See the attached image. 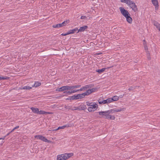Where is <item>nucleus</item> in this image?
<instances>
[{
  "instance_id": "obj_1",
  "label": "nucleus",
  "mask_w": 160,
  "mask_h": 160,
  "mask_svg": "<svg viewBox=\"0 0 160 160\" xmlns=\"http://www.w3.org/2000/svg\"><path fill=\"white\" fill-rule=\"evenodd\" d=\"M121 2L126 3L134 12L138 11L137 6L134 1L131 0H121Z\"/></svg>"
},
{
  "instance_id": "obj_2",
  "label": "nucleus",
  "mask_w": 160,
  "mask_h": 160,
  "mask_svg": "<svg viewBox=\"0 0 160 160\" xmlns=\"http://www.w3.org/2000/svg\"><path fill=\"white\" fill-rule=\"evenodd\" d=\"M72 153H65L58 155L57 156V160H66L73 155Z\"/></svg>"
},
{
  "instance_id": "obj_3",
  "label": "nucleus",
  "mask_w": 160,
  "mask_h": 160,
  "mask_svg": "<svg viewBox=\"0 0 160 160\" xmlns=\"http://www.w3.org/2000/svg\"><path fill=\"white\" fill-rule=\"evenodd\" d=\"M85 96H87L85 92L82 94H77V95H73L72 96L71 98L72 100H77L84 98Z\"/></svg>"
},
{
  "instance_id": "obj_4",
  "label": "nucleus",
  "mask_w": 160,
  "mask_h": 160,
  "mask_svg": "<svg viewBox=\"0 0 160 160\" xmlns=\"http://www.w3.org/2000/svg\"><path fill=\"white\" fill-rule=\"evenodd\" d=\"M94 86L93 84H91L85 85L82 87L80 89L76 90L77 92L79 91H84Z\"/></svg>"
},
{
  "instance_id": "obj_5",
  "label": "nucleus",
  "mask_w": 160,
  "mask_h": 160,
  "mask_svg": "<svg viewBox=\"0 0 160 160\" xmlns=\"http://www.w3.org/2000/svg\"><path fill=\"white\" fill-rule=\"evenodd\" d=\"M98 107V105L95 102H94L93 104L92 105V106L88 108V109L89 112H94L97 110Z\"/></svg>"
},
{
  "instance_id": "obj_6",
  "label": "nucleus",
  "mask_w": 160,
  "mask_h": 160,
  "mask_svg": "<svg viewBox=\"0 0 160 160\" xmlns=\"http://www.w3.org/2000/svg\"><path fill=\"white\" fill-rule=\"evenodd\" d=\"M121 14L125 17H126L127 16L130 14L128 11L124 9L122 7H120L119 8Z\"/></svg>"
},
{
  "instance_id": "obj_7",
  "label": "nucleus",
  "mask_w": 160,
  "mask_h": 160,
  "mask_svg": "<svg viewBox=\"0 0 160 160\" xmlns=\"http://www.w3.org/2000/svg\"><path fill=\"white\" fill-rule=\"evenodd\" d=\"M34 137L37 139L41 140L45 142H50V141L48 140L45 137L41 135H36Z\"/></svg>"
},
{
  "instance_id": "obj_8",
  "label": "nucleus",
  "mask_w": 160,
  "mask_h": 160,
  "mask_svg": "<svg viewBox=\"0 0 160 160\" xmlns=\"http://www.w3.org/2000/svg\"><path fill=\"white\" fill-rule=\"evenodd\" d=\"M97 91V88H93L92 89H88L86 92H85L87 96L89 95L90 94L92 93L95 92Z\"/></svg>"
},
{
  "instance_id": "obj_9",
  "label": "nucleus",
  "mask_w": 160,
  "mask_h": 160,
  "mask_svg": "<svg viewBox=\"0 0 160 160\" xmlns=\"http://www.w3.org/2000/svg\"><path fill=\"white\" fill-rule=\"evenodd\" d=\"M126 108H119L118 109L113 108L110 109L111 113L115 112H118L121 111H123L125 110Z\"/></svg>"
},
{
  "instance_id": "obj_10",
  "label": "nucleus",
  "mask_w": 160,
  "mask_h": 160,
  "mask_svg": "<svg viewBox=\"0 0 160 160\" xmlns=\"http://www.w3.org/2000/svg\"><path fill=\"white\" fill-rule=\"evenodd\" d=\"M98 102L99 104H106L112 102L111 98H109L106 100H104L103 101H100V100L98 101Z\"/></svg>"
},
{
  "instance_id": "obj_11",
  "label": "nucleus",
  "mask_w": 160,
  "mask_h": 160,
  "mask_svg": "<svg viewBox=\"0 0 160 160\" xmlns=\"http://www.w3.org/2000/svg\"><path fill=\"white\" fill-rule=\"evenodd\" d=\"M98 113L99 115L102 116H105V117H106L107 115L108 114L111 113L110 110H109L105 111H104L99 112Z\"/></svg>"
},
{
  "instance_id": "obj_12",
  "label": "nucleus",
  "mask_w": 160,
  "mask_h": 160,
  "mask_svg": "<svg viewBox=\"0 0 160 160\" xmlns=\"http://www.w3.org/2000/svg\"><path fill=\"white\" fill-rule=\"evenodd\" d=\"M73 125V124H70V123H68L66 124L65 125H64L62 126L59 127L57 129V130L59 129H63L65 128H68L69 127H71Z\"/></svg>"
},
{
  "instance_id": "obj_13",
  "label": "nucleus",
  "mask_w": 160,
  "mask_h": 160,
  "mask_svg": "<svg viewBox=\"0 0 160 160\" xmlns=\"http://www.w3.org/2000/svg\"><path fill=\"white\" fill-rule=\"evenodd\" d=\"M110 114H108V115H107L105 117V118L108 119L114 120L115 118V117L114 116L110 115Z\"/></svg>"
},
{
  "instance_id": "obj_14",
  "label": "nucleus",
  "mask_w": 160,
  "mask_h": 160,
  "mask_svg": "<svg viewBox=\"0 0 160 160\" xmlns=\"http://www.w3.org/2000/svg\"><path fill=\"white\" fill-rule=\"evenodd\" d=\"M88 28V26H84L83 27H80L78 31V32H82L85 31V30L87 29Z\"/></svg>"
},
{
  "instance_id": "obj_15",
  "label": "nucleus",
  "mask_w": 160,
  "mask_h": 160,
  "mask_svg": "<svg viewBox=\"0 0 160 160\" xmlns=\"http://www.w3.org/2000/svg\"><path fill=\"white\" fill-rule=\"evenodd\" d=\"M154 6H155V8L158 7L159 6L158 2V0H151Z\"/></svg>"
},
{
  "instance_id": "obj_16",
  "label": "nucleus",
  "mask_w": 160,
  "mask_h": 160,
  "mask_svg": "<svg viewBox=\"0 0 160 160\" xmlns=\"http://www.w3.org/2000/svg\"><path fill=\"white\" fill-rule=\"evenodd\" d=\"M30 108L33 113L38 114L39 112V109L34 107H31Z\"/></svg>"
},
{
  "instance_id": "obj_17",
  "label": "nucleus",
  "mask_w": 160,
  "mask_h": 160,
  "mask_svg": "<svg viewBox=\"0 0 160 160\" xmlns=\"http://www.w3.org/2000/svg\"><path fill=\"white\" fill-rule=\"evenodd\" d=\"M87 108L86 105L83 104L78 107V109L79 110H85Z\"/></svg>"
},
{
  "instance_id": "obj_18",
  "label": "nucleus",
  "mask_w": 160,
  "mask_h": 160,
  "mask_svg": "<svg viewBox=\"0 0 160 160\" xmlns=\"http://www.w3.org/2000/svg\"><path fill=\"white\" fill-rule=\"evenodd\" d=\"M126 18L127 21L129 23H131L132 22V19L130 17V15H128L125 17Z\"/></svg>"
},
{
  "instance_id": "obj_19",
  "label": "nucleus",
  "mask_w": 160,
  "mask_h": 160,
  "mask_svg": "<svg viewBox=\"0 0 160 160\" xmlns=\"http://www.w3.org/2000/svg\"><path fill=\"white\" fill-rule=\"evenodd\" d=\"M76 90H72L71 91H65L64 92V93H67L68 94H70L72 93L76 92Z\"/></svg>"
},
{
  "instance_id": "obj_20",
  "label": "nucleus",
  "mask_w": 160,
  "mask_h": 160,
  "mask_svg": "<svg viewBox=\"0 0 160 160\" xmlns=\"http://www.w3.org/2000/svg\"><path fill=\"white\" fill-rule=\"evenodd\" d=\"M78 30V28H75L73 29L70 30L68 31L69 33V34L74 33Z\"/></svg>"
},
{
  "instance_id": "obj_21",
  "label": "nucleus",
  "mask_w": 160,
  "mask_h": 160,
  "mask_svg": "<svg viewBox=\"0 0 160 160\" xmlns=\"http://www.w3.org/2000/svg\"><path fill=\"white\" fill-rule=\"evenodd\" d=\"M111 101L112 102L113 101H118L119 99V97L117 96H113L112 98H111Z\"/></svg>"
},
{
  "instance_id": "obj_22",
  "label": "nucleus",
  "mask_w": 160,
  "mask_h": 160,
  "mask_svg": "<svg viewBox=\"0 0 160 160\" xmlns=\"http://www.w3.org/2000/svg\"><path fill=\"white\" fill-rule=\"evenodd\" d=\"M20 89H26V90H30L32 89V87L29 86H24L20 88Z\"/></svg>"
},
{
  "instance_id": "obj_23",
  "label": "nucleus",
  "mask_w": 160,
  "mask_h": 160,
  "mask_svg": "<svg viewBox=\"0 0 160 160\" xmlns=\"http://www.w3.org/2000/svg\"><path fill=\"white\" fill-rule=\"evenodd\" d=\"M106 69L105 68H103L101 69H97L96 71L99 73H101L103 72Z\"/></svg>"
},
{
  "instance_id": "obj_24",
  "label": "nucleus",
  "mask_w": 160,
  "mask_h": 160,
  "mask_svg": "<svg viewBox=\"0 0 160 160\" xmlns=\"http://www.w3.org/2000/svg\"><path fill=\"white\" fill-rule=\"evenodd\" d=\"M50 113H50L49 112H46L45 111H42V110H40V111L39 110V112L38 113V114H50Z\"/></svg>"
},
{
  "instance_id": "obj_25",
  "label": "nucleus",
  "mask_w": 160,
  "mask_h": 160,
  "mask_svg": "<svg viewBox=\"0 0 160 160\" xmlns=\"http://www.w3.org/2000/svg\"><path fill=\"white\" fill-rule=\"evenodd\" d=\"M61 23L58 24H54L53 25L52 27L53 28H58L62 27Z\"/></svg>"
},
{
  "instance_id": "obj_26",
  "label": "nucleus",
  "mask_w": 160,
  "mask_h": 160,
  "mask_svg": "<svg viewBox=\"0 0 160 160\" xmlns=\"http://www.w3.org/2000/svg\"><path fill=\"white\" fill-rule=\"evenodd\" d=\"M41 85V83L40 82H35V83L33 86H32V87H38L40 86Z\"/></svg>"
},
{
  "instance_id": "obj_27",
  "label": "nucleus",
  "mask_w": 160,
  "mask_h": 160,
  "mask_svg": "<svg viewBox=\"0 0 160 160\" xmlns=\"http://www.w3.org/2000/svg\"><path fill=\"white\" fill-rule=\"evenodd\" d=\"M69 22V20L65 21L63 22L62 23H61L62 26H65Z\"/></svg>"
},
{
  "instance_id": "obj_28",
  "label": "nucleus",
  "mask_w": 160,
  "mask_h": 160,
  "mask_svg": "<svg viewBox=\"0 0 160 160\" xmlns=\"http://www.w3.org/2000/svg\"><path fill=\"white\" fill-rule=\"evenodd\" d=\"M59 91H63L66 90L65 86H63L58 88V90Z\"/></svg>"
},
{
  "instance_id": "obj_29",
  "label": "nucleus",
  "mask_w": 160,
  "mask_h": 160,
  "mask_svg": "<svg viewBox=\"0 0 160 160\" xmlns=\"http://www.w3.org/2000/svg\"><path fill=\"white\" fill-rule=\"evenodd\" d=\"M65 88L66 89V90H72V86H66Z\"/></svg>"
},
{
  "instance_id": "obj_30",
  "label": "nucleus",
  "mask_w": 160,
  "mask_h": 160,
  "mask_svg": "<svg viewBox=\"0 0 160 160\" xmlns=\"http://www.w3.org/2000/svg\"><path fill=\"white\" fill-rule=\"evenodd\" d=\"M154 25L157 28H158V29L160 28V25L157 22H155L154 23Z\"/></svg>"
},
{
  "instance_id": "obj_31",
  "label": "nucleus",
  "mask_w": 160,
  "mask_h": 160,
  "mask_svg": "<svg viewBox=\"0 0 160 160\" xmlns=\"http://www.w3.org/2000/svg\"><path fill=\"white\" fill-rule=\"evenodd\" d=\"M81 85H74V86H72V89L75 88H78L81 87Z\"/></svg>"
},
{
  "instance_id": "obj_32",
  "label": "nucleus",
  "mask_w": 160,
  "mask_h": 160,
  "mask_svg": "<svg viewBox=\"0 0 160 160\" xmlns=\"http://www.w3.org/2000/svg\"><path fill=\"white\" fill-rule=\"evenodd\" d=\"M94 102H87L86 103L87 105L89 106L90 107L91 106H92V104H93Z\"/></svg>"
},
{
  "instance_id": "obj_33",
  "label": "nucleus",
  "mask_w": 160,
  "mask_h": 160,
  "mask_svg": "<svg viewBox=\"0 0 160 160\" xmlns=\"http://www.w3.org/2000/svg\"><path fill=\"white\" fill-rule=\"evenodd\" d=\"M8 78L7 77H1L0 76V80H5L7 79Z\"/></svg>"
},
{
  "instance_id": "obj_34",
  "label": "nucleus",
  "mask_w": 160,
  "mask_h": 160,
  "mask_svg": "<svg viewBox=\"0 0 160 160\" xmlns=\"http://www.w3.org/2000/svg\"><path fill=\"white\" fill-rule=\"evenodd\" d=\"M135 89V87H133L132 86H131V87H130L129 88H128V90L129 91H132V90H133V89Z\"/></svg>"
},
{
  "instance_id": "obj_35",
  "label": "nucleus",
  "mask_w": 160,
  "mask_h": 160,
  "mask_svg": "<svg viewBox=\"0 0 160 160\" xmlns=\"http://www.w3.org/2000/svg\"><path fill=\"white\" fill-rule=\"evenodd\" d=\"M72 110H76L78 109V107H73L71 108Z\"/></svg>"
},
{
  "instance_id": "obj_36",
  "label": "nucleus",
  "mask_w": 160,
  "mask_h": 160,
  "mask_svg": "<svg viewBox=\"0 0 160 160\" xmlns=\"http://www.w3.org/2000/svg\"><path fill=\"white\" fill-rule=\"evenodd\" d=\"M144 48L145 49V50H148V47L147 46L146 44H145V43H144Z\"/></svg>"
},
{
  "instance_id": "obj_37",
  "label": "nucleus",
  "mask_w": 160,
  "mask_h": 160,
  "mask_svg": "<svg viewBox=\"0 0 160 160\" xmlns=\"http://www.w3.org/2000/svg\"><path fill=\"white\" fill-rule=\"evenodd\" d=\"M69 32H68L67 33H63L61 35L62 36H66L67 35L69 34Z\"/></svg>"
},
{
  "instance_id": "obj_38",
  "label": "nucleus",
  "mask_w": 160,
  "mask_h": 160,
  "mask_svg": "<svg viewBox=\"0 0 160 160\" xmlns=\"http://www.w3.org/2000/svg\"><path fill=\"white\" fill-rule=\"evenodd\" d=\"M86 18V17L83 16H82L81 17V19H85Z\"/></svg>"
},
{
  "instance_id": "obj_39",
  "label": "nucleus",
  "mask_w": 160,
  "mask_h": 160,
  "mask_svg": "<svg viewBox=\"0 0 160 160\" xmlns=\"http://www.w3.org/2000/svg\"><path fill=\"white\" fill-rule=\"evenodd\" d=\"M6 137V136H4L2 138H0V140H1V139L4 140V139H5V138Z\"/></svg>"
},
{
  "instance_id": "obj_40",
  "label": "nucleus",
  "mask_w": 160,
  "mask_h": 160,
  "mask_svg": "<svg viewBox=\"0 0 160 160\" xmlns=\"http://www.w3.org/2000/svg\"><path fill=\"white\" fill-rule=\"evenodd\" d=\"M19 128V126H17L16 127H15L14 128V129H16L18 128Z\"/></svg>"
},
{
  "instance_id": "obj_41",
  "label": "nucleus",
  "mask_w": 160,
  "mask_h": 160,
  "mask_svg": "<svg viewBox=\"0 0 160 160\" xmlns=\"http://www.w3.org/2000/svg\"><path fill=\"white\" fill-rule=\"evenodd\" d=\"M4 142V141H2V143H1V144H0L1 145V146H2V144H3V143Z\"/></svg>"
},
{
  "instance_id": "obj_42",
  "label": "nucleus",
  "mask_w": 160,
  "mask_h": 160,
  "mask_svg": "<svg viewBox=\"0 0 160 160\" xmlns=\"http://www.w3.org/2000/svg\"><path fill=\"white\" fill-rule=\"evenodd\" d=\"M15 130V129H14V128L13 129H12L11 131V132H10V133H11V132H13L14 131V130Z\"/></svg>"
},
{
  "instance_id": "obj_43",
  "label": "nucleus",
  "mask_w": 160,
  "mask_h": 160,
  "mask_svg": "<svg viewBox=\"0 0 160 160\" xmlns=\"http://www.w3.org/2000/svg\"><path fill=\"white\" fill-rule=\"evenodd\" d=\"M11 133H10V132H9L8 133V134H7V135L5 136H8Z\"/></svg>"
},
{
  "instance_id": "obj_44",
  "label": "nucleus",
  "mask_w": 160,
  "mask_h": 160,
  "mask_svg": "<svg viewBox=\"0 0 160 160\" xmlns=\"http://www.w3.org/2000/svg\"><path fill=\"white\" fill-rule=\"evenodd\" d=\"M101 53H98L97 54H96L97 55H99Z\"/></svg>"
},
{
  "instance_id": "obj_45",
  "label": "nucleus",
  "mask_w": 160,
  "mask_h": 160,
  "mask_svg": "<svg viewBox=\"0 0 160 160\" xmlns=\"http://www.w3.org/2000/svg\"><path fill=\"white\" fill-rule=\"evenodd\" d=\"M143 42H145V40H143Z\"/></svg>"
},
{
  "instance_id": "obj_46",
  "label": "nucleus",
  "mask_w": 160,
  "mask_h": 160,
  "mask_svg": "<svg viewBox=\"0 0 160 160\" xmlns=\"http://www.w3.org/2000/svg\"><path fill=\"white\" fill-rule=\"evenodd\" d=\"M124 95H122V96H122V97H122Z\"/></svg>"
}]
</instances>
